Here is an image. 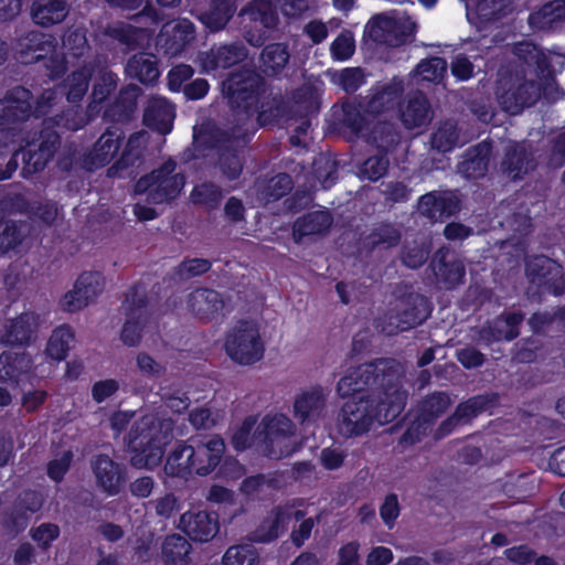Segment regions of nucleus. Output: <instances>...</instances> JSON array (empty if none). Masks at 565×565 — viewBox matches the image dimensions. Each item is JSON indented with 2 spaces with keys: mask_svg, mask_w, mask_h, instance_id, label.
<instances>
[{
  "mask_svg": "<svg viewBox=\"0 0 565 565\" xmlns=\"http://www.w3.org/2000/svg\"><path fill=\"white\" fill-rule=\"evenodd\" d=\"M516 57L511 68L499 73L497 98L502 109L516 115L542 97L555 103L564 96L553 75L547 55L531 42L514 44Z\"/></svg>",
  "mask_w": 565,
  "mask_h": 565,
  "instance_id": "obj_1",
  "label": "nucleus"
},
{
  "mask_svg": "<svg viewBox=\"0 0 565 565\" xmlns=\"http://www.w3.org/2000/svg\"><path fill=\"white\" fill-rule=\"evenodd\" d=\"M403 367L394 359H380L362 364L340 379L337 391L341 397L381 392L385 418H395L404 409L407 391L402 385Z\"/></svg>",
  "mask_w": 565,
  "mask_h": 565,
  "instance_id": "obj_2",
  "label": "nucleus"
},
{
  "mask_svg": "<svg viewBox=\"0 0 565 565\" xmlns=\"http://www.w3.org/2000/svg\"><path fill=\"white\" fill-rule=\"evenodd\" d=\"M172 422L146 415L138 419L125 437L127 450L131 452L129 463L138 469H151L161 462L163 446L170 440Z\"/></svg>",
  "mask_w": 565,
  "mask_h": 565,
  "instance_id": "obj_3",
  "label": "nucleus"
},
{
  "mask_svg": "<svg viewBox=\"0 0 565 565\" xmlns=\"http://www.w3.org/2000/svg\"><path fill=\"white\" fill-rule=\"evenodd\" d=\"M385 407L381 392L353 396L347 401L337 417V428L347 438L359 437L371 430L375 423L384 424L394 418H385Z\"/></svg>",
  "mask_w": 565,
  "mask_h": 565,
  "instance_id": "obj_4",
  "label": "nucleus"
},
{
  "mask_svg": "<svg viewBox=\"0 0 565 565\" xmlns=\"http://www.w3.org/2000/svg\"><path fill=\"white\" fill-rule=\"evenodd\" d=\"M394 294V310L385 315L380 324L381 331L386 335H394L422 324L431 311L427 298L416 292L412 286H397Z\"/></svg>",
  "mask_w": 565,
  "mask_h": 565,
  "instance_id": "obj_5",
  "label": "nucleus"
},
{
  "mask_svg": "<svg viewBox=\"0 0 565 565\" xmlns=\"http://www.w3.org/2000/svg\"><path fill=\"white\" fill-rule=\"evenodd\" d=\"M28 141L26 148H21L12 154L6 168L4 179H9L22 162L21 174L29 178L46 167L53 158L61 143L60 135L50 126H44L38 134Z\"/></svg>",
  "mask_w": 565,
  "mask_h": 565,
  "instance_id": "obj_6",
  "label": "nucleus"
},
{
  "mask_svg": "<svg viewBox=\"0 0 565 565\" xmlns=\"http://www.w3.org/2000/svg\"><path fill=\"white\" fill-rule=\"evenodd\" d=\"M264 83L256 70L243 66L227 74L222 82V94L231 108L247 119L257 109Z\"/></svg>",
  "mask_w": 565,
  "mask_h": 565,
  "instance_id": "obj_7",
  "label": "nucleus"
},
{
  "mask_svg": "<svg viewBox=\"0 0 565 565\" xmlns=\"http://www.w3.org/2000/svg\"><path fill=\"white\" fill-rule=\"evenodd\" d=\"M185 184V177L177 171V162L167 160L150 173L141 177L136 185L137 194H145L146 201L154 204L166 203L174 200Z\"/></svg>",
  "mask_w": 565,
  "mask_h": 565,
  "instance_id": "obj_8",
  "label": "nucleus"
},
{
  "mask_svg": "<svg viewBox=\"0 0 565 565\" xmlns=\"http://www.w3.org/2000/svg\"><path fill=\"white\" fill-rule=\"evenodd\" d=\"M224 349L226 354L241 365H250L264 355V342L254 321L241 320L226 333Z\"/></svg>",
  "mask_w": 565,
  "mask_h": 565,
  "instance_id": "obj_9",
  "label": "nucleus"
},
{
  "mask_svg": "<svg viewBox=\"0 0 565 565\" xmlns=\"http://www.w3.org/2000/svg\"><path fill=\"white\" fill-rule=\"evenodd\" d=\"M256 430L264 435L260 452L270 459H281L297 449L295 425L282 414L266 416Z\"/></svg>",
  "mask_w": 565,
  "mask_h": 565,
  "instance_id": "obj_10",
  "label": "nucleus"
},
{
  "mask_svg": "<svg viewBox=\"0 0 565 565\" xmlns=\"http://www.w3.org/2000/svg\"><path fill=\"white\" fill-rule=\"evenodd\" d=\"M415 28L409 19L397 20L381 13L366 23L364 34L375 43L398 47L413 40Z\"/></svg>",
  "mask_w": 565,
  "mask_h": 565,
  "instance_id": "obj_11",
  "label": "nucleus"
},
{
  "mask_svg": "<svg viewBox=\"0 0 565 565\" xmlns=\"http://www.w3.org/2000/svg\"><path fill=\"white\" fill-rule=\"evenodd\" d=\"M147 302V292L142 287L135 286L126 294L121 306L126 317L121 330V340L126 345L136 347L141 341L148 321Z\"/></svg>",
  "mask_w": 565,
  "mask_h": 565,
  "instance_id": "obj_12",
  "label": "nucleus"
},
{
  "mask_svg": "<svg viewBox=\"0 0 565 565\" xmlns=\"http://www.w3.org/2000/svg\"><path fill=\"white\" fill-rule=\"evenodd\" d=\"M525 274L532 284L544 287L554 295L565 292V277L562 266L547 256L539 255L525 264Z\"/></svg>",
  "mask_w": 565,
  "mask_h": 565,
  "instance_id": "obj_13",
  "label": "nucleus"
},
{
  "mask_svg": "<svg viewBox=\"0 0 565 565\" xmlns=\"http://www.w3.org/2000/svg\"><path fill=\"white\" fill-rule=\"evenodd\" d=\"M125 134L118 126L108 127L82 159V167L94 171L108 164L118 153Z\"/></svg>",
  "mask_w": 565,
  "mask_h": 565,
  "instance_id": "obj_14",
  "label": "nucleus"
},
{
  "mask_svg": "<svg viewBox=\"0 0 565 565\" xmlns=\"http://www.w3.org/2000/svg\"><path fill=\"white\" fill-rule=\"evenodd\" d=\"M249 51L243 41L236 40L212 46L200 55V63L205 72L227 70L248 58Z\"/></svg>",
  "mask_w": 565,
  "mask_h": 565,
  "instance_id": "obj_15",
  "label": "nucleus"
},
{
  "mask_svg": "<svg viewBox=\"0 0 565 565\" xmlns=\"http://www.w3.org/2000/svg\"><path fill=\"white\" fill-rule=\"evenodd\" d=\"M305 516L300 510H294L291 507H276L259 526L247 535L252 543H268L276 540L285 530L291 520L299 521Z\"/></svg>",
  "mask_w": 565,
  "mask_h": 565,
  "instance_id": "obj_16",
  "label": "nucleus"
},
{
  "mask_svg": "<svg viewBox=\"0 0 565 565\" xmlns=\"http://www.w3.org/2000/svg\"><path fill=\"white\" fill-rule=\"evenodd\" d=\"M32 93L15 86L0 98V126L17 125L26 121L32 113Z\"/></svg>",
  "mask_w": 565,
  "mask_h": 565,
  "instance_id": "obj_17",
  "label": "nucleus"
},
{
  "mask_svg": "<svg viewBox=\"0 0 565 565\" xmlns=\"http://www.w3.org/2000/svg\"><path fill=\"white\" fill-rule=\"evenodd\" d=\"M194 471L206 476L221 462L225 451L224 440L218 436L192 439Z\"/></svg>",
  "mask_w": 565,
  "mask_h": 565,
  "instance_id": "obj_18",
  "label": "nucleus"
},
{
  "mask_svg": "<svg viewBox=\"0 0 565 565\" xmlns=\"http://www.w3.org/2000/svg\"><path fill=\"white\" fill-rule=\"evenodd\" d=\"M178 527L193 541L209 542L218 532L220 524L215 513L189 511L180 516Z\"/></svg>",
  "mask_w": 565,
  "mask_h": 565,
  "instance_id": "obj_19",
  "label": "nucleus"
},
{
  "mask_svg": "<svg viewBox=\"0 0 565 565\" xmlns=\"http://www.w3.org/2000/svg\"><path fill=\"white\" fill-rule=\"evenodd\" d=\"M437 279L450 289L459 285L465 277V265L461 259L448 247L438 248L430 262Z\"/></svg>",
  "mask_w": 565,
  "mask_h": 565,
  "instance_id": "obj_20",
  "label": "nucleus"
},
{
  "mask_svg": "<svg viewBox=\"0 0 565 565\" xmlns=\"http://www.w3.org/2000/svg\"><path fill=\"white\" fill-rule=\"evenodd\" d=\"M55 51L52 35L32 30L17 39L15 52L23 63H34Z\"/></svg>",
  "mask_w": 565,
  "mask_h": 565,
  "instance_id": "obj_21",
  "label": "nucleus"
},
{
  "mask_svg": "<svg viewBox=\"0 0 565 565\" xmlns=\"http://www.w3.org/2000/svg\"><path fill=\"white\" fill-rule=\"evenodd\" d=\"M89 465L95 476L96 484L108 495H117L124 482L120 465L105 454L93 456Z\"/></svg>",
  "mask_w": 565,
  "mask_h": 565,
  "instance_id": "obj_22",
  "label": "nucleus"
},
{
  "mask_svg": "<svg viewBox=\"0 0 565 565\" xmlns=\"http://www.w3.org/2000/svg\"><path fill=\"white\" fill-rule=\"evenodd\" d=\"M186 303L194 317L209 322L222 315L225 299L214 289L198 288L189 295Z\"/></svg>",
  "mask_w": 565,
  "mask_h": 565,
  "instance_id": "obj_23",
  "label": "nucleus"
},
{
  "mask_svg": "<svg viewBox=\"0 0 565 565\" xmlns=\"http://www.w3.org/2000/svg\"><path fill=\"white\" fill-rule=\"evenodd\" d=\"M523 320L524 315L522 312L501 315L479 330L478 340L484 344L501 340L512 341L519 337V326Z\"/></svg>",
  "mask_w": 565,
  "mask_h": 565,
  "instance_id": "obj_24",
  "label": "nucleus"
},
{
  "mask_svg": "<svg viewBox=\"0 0 565 565\" xmlns=\"http://www.w3.org/2000/svg\"><path fill=\"white\" fill-rule=\"evenodd\" d=\"M417 211L423 216L437 221L459 211V199L451 191H433L420 196Z\"/></svg>",
  "mask_w": 565,
  "mask_h": 565,
  "instance_id": "obj_25",
  "label": "nucleus"
},
{
  "mask_svg": "<svg viewBox=\"0 0 565 565\" xmlns=\"http://www.w3.org/2000/svg\"><path fill=\"white\" fill-rule=\"evenodd\" d=\"M434 117L430 103L419 90L408 94L399 107V118L406 129L420 128L428 125Z\"/></svg>",
  "mask_w": 565,
  "mask_h": 565,
  "instance_id": "obj_26",
  "label": "nucleus"
},
{
  "mask_svg": "<svg viewBox=\"0 0 565 565\" xmlns=\"http://www.w3.org/2000/svg\"><path fill=\"white\" fill-rule=\"evenodd\" d=\"M88 63L94 79L93 100L95 103H103L117 88L118 77L109 68V60L105 54L95 55Z\"/></svg>",
  "mask_w": 565,
  "mask_h": 565,
  "instance_id": "obj_27",
  "label": "nucleus"
},
{
  "mask_svg": "<svg viewBox=\"0 0 565 565\" xmlns=\"http://www.w3.org/2000/svg\"><path fill=\"white\" fill-rule=\"evenodd\" d=\"M327 395L319 386L299 394L294 403L295 417L301 424H312L326 414Z\"/></svg>",
  "mask_w": 565,
  "mask_h": 565,
  "instance_id": "obj_28",
  "label": "nucleus"
},
{
  "mask_svg": "<svg viewBox=\"0 0 565 565\" xmlns=\"http://www.w3.org/2000/svg\"><path fill=\"white\" fill-rule=\"evenodd\" d=\"M535 161L531 151L522 143L510 142L504 148V154L500 163L501 171L512 180L521 179L532 171Z\"/></svg>",
  "mask_w": 565,
  "mask_h": 565,
  "instance_id": "obj_29",
  "label": "nucleus"
},
{
  "mask_svg": "<svg viewBox=\"0 0 565 565\" xmlns=\"http://www.w3.org/2000/svg\"><path fill=\"white\" fill-rule=\"evenodd\" d=\"M175 117L173 105L163 97L152 96L143 109V124L161 135L171 131Z\"/></svg>",
  "mask_w": 565,
  "mask_h": 565,
  "instance_id": "obj_30",
  "label": "nucleus"
},
{
  "mask_svg": "<svg viewBox=\"0 0 565 565\" xmlns=\"http://www.w3.org/2000/svg\"><path fill=\"white\" fill-rule=\"evenodd\" d=\"M492 160V142L481 141L470 147L458 164V173L466 179H479L487 174Z\"/></svg>",
  "mask_w": 565,
  "mask_h": 565,
  "instance_id": "obj_31",
  "label": "nucleus"
},
{
  "mask_svg": "<svg viewBox=\"0 0 565 565\" xmlns=\"http://www.w3.org/2000/svg\"><path fill=\"white\" fill-rule=\"evenodd\" d=\"M158 63V57L151 53H135L127 60L124 72L126 76L138 79L141 84L153 85L160 76Z\"/></svg>",
  "mask_w": 565,
  "mask_h": 565,
  "instance_id": "obj_32",
  "label": "nucleus"
},
{
  "mask_svg": "<svg viewBox=\"0 0 565 565\" xmlns=\"http://www.w3.org/2000/svg\"><path fill=\"white\" fill-rule=\"evenodd\" d=\"M194 40V25L186 19L164 25L160 34L162 47L170 55L181 53Z\"/></svg>",
  "mask_w": 565,
  "mask_h": 565,
  "instance_id": "obj_33",
  "label": "nucleus"
},
{
  "mask_svg": "<svg viewBox=\"0 0 565 565\" xmlns=\"http://www.w3.org/2000/svg\"><path fill=\"white\" fill-rule=\"evenodd\" d=\"M402 226L383 222L375 224L370 233L363 238V247L367 252L386 250L399 245L402 241Z\"/></svg>",
  "mask_w": 565,
  "mask_h": 565,
  "instance_id": "obj_34",
  "label": "nucleus"
},
{
  "mask_svg": "<svg viewBox=\"0 0 565 565\" xmlns=\"http://www.w3.org/2000/svg\"><path fill=\"white\" fill-rule=\"evenodd\" d=\"M68 13L67 0H34L30 12L33 22L43 28L63 22Z\"/></svg>",
  "mask_w": 565,
  "mask_h": 565,
  "instance_id": "obj_35",
  "label": "nucleus"
},
{
  "mask_svg": "<svg viewBox=\"0 0 565 565\" xmlns=\"http://www.w3.org/2000/svg\"><path fill=\"white\" fill-rule=\"evenodd\" d=\"M565 23V0H552L529 15V24L534 30L552 31Z\"/></svg>",
  "mask_w": 565,
  "mask_h": 565,
  "instance_id": "obj_36",
  "label": "nucleus"
},
{
  "mask_svg": "<svg viewBox=\"0 0 565 565\" xmlns=\"http://www.w3.org/2000/svg\"><path fill=\"white\" fill-rule=\"evenodd\" d=\"M404 92L402 79L393 78L390 83L383 85L364 105L363 110L370 115H380L386 110L393 109L397 99Z\"/></svg>",
  "mask_w": 565,
  "mask_h": 565,
  "instance_id": "obj_37",
  "label": "nucleus"
},
{
  "mask_svg": "<svg viewBox=\"0 0 565 565\" xmlns=\"http://www.w3.org/2000/svg\"><path fill=\"white\" fill-rule=\"evenodd\" d=\"M237 9V0H211L209 8L199 15L200 21L211 32L226 28Z\"/></svg>",
  "mask_w": 565,
  "mask_h": 565,
  "instance_id": "obj_38",
  "label": "nucleus"
},
{
  "mask_svg": "<svg viewBox=\"0 0 565 565\" xmlns=\"http://www.w3.org/2000/svg\"><path fill=\"white\" fill-rule=\"evenodd\" d=\"M401 131L397 125L390 120H377L366 135V142L380 152L387 153L401 142Z\"/></svg>",
  "mask_w": 565,
  "mask_h": 565,
  "instance_id": "obj_39",
  "label": "nucleus"
},
{
  "mask_svg": "<svg viewBox=\"0 0 565 565\" xmlns=\"http://www.w3.org/2000/svg\"><path fill=\"white\" fill-rule=\"evenodd\" d=\"M292 186V179L287 173H278L271 178H259L255 182L257 199L264 203L281 199L291 191Z\"/></svg>",
  "mask_w": 565,
  "mask_h": 565,
  "instance_id": "obj_40",
  "label": "nucleus"
},
{
  "mask_svg": "<svg viewBox=\"0 0 565 565\" xmlns=\"http://www.w3.org/2000/svg\"><path fill=\"white\" fill-rule=\"evenodd\" d=\"M192 545L180 534L168 535L161 544V559L164 565H191Z\"/></svg>",
  "mask_w": 565,
  "mask_h": 565,
  "instance_id": "obj_41",
  "label": "nucleus"
},
{
  "mask_svg": "<svg viewBox=\"0 0 565 565\" xmlns=\"http://www.w3.org/2000/svg\"><path fill=\"white\" fill-rule=\"evenodd\" d=\"M289 57L290 54L284 43H270L259 54L258 73L265 76H276L286 67Z\"/></svg>",
  "mask_w": 565,
  "mask_h": 565,
  "instance_id": "obj_42",
  "label": "nucleus"
},
{
  "mask_svg": "<svg viewBox=\"0 0 565 565\" xmlns=\"http://www.w3.org/2000/svg\"><path fill=\"white\" fill-rule=\"evenodd\" d=\"M194 142L199 147L216 149L221 151L228 145H238L239 140L236 136L230 135L227 131L216 127L212 122L202 124L194 127Z\"/></svg>",
  "mask_w": 565,
  "mask_h": 565,
  "instance_id": "obj_43",
  "label": "nucleus"
},
{
  "mask_svg": "<svg viewBox=\"0 0 565 565\" xmlns=\"http://www.w3.org/2000/svg\"><path fill=\"white\" fill-rule=\"evenodd\" d=\"M36 326L33 313H22L10 321L1 341L11 345L28 344L34 335Z\"/></svg>",
  "mask_w": 565,
  "mask_h": 565,
  "instance_id": "obj_44",
  "label": "nucleus"
},
{
  "mask_svg": "<svg viewBox=\"0 0 565 565\" xmlns=\"http://www.w3.org/2000/svg\"><path fill=\"white\" fill-rule=\"evenodd\" d=\"M332 222L333 218L328 211L310 212L295 222L294 236L299 242L302 236L324 234Z\"/></svg>",
  "mask_w": 565,
  "mask_h": 565,
  "instance_id": "obj_45",
  "label": "nucleus"
},
{
  "mask_svg": "<svg viewBox=\"0 0 565 565\" xmlns=\"http://www.w3.org/2000/svg\"><path fill=\"white\" fill-rule=\"evenodd\" d=\"M141 94V87L136 84L121 87L116 102L108 109L109 115L117 121L130 119L137 109V100Z\"/></svg>",
  "mask_w": 565,
  "mask_h": 565,
  "instance_id": "obj_46",
  "label": "nucleus"
},
{
  "mask_svg": "<svg viewBox=\"0 0 565 565\" xmlns=\"http://www.w3.org/2000/svg\"><path fill=\"white\" fill-rule=\"evenodd\" d=\"M510 0H468V14L475 13L480 23L498 21L510 11Z\"/></svg>",
  "mask_w": 565,
  "mask_h": 565,
  "instance_id": "obj_47",
  "label": "nucleus"
},
{
  "mask_svg": "<svg viewBox=\"0 0 565 565\" xmlns=\"http://www.w3.org/2000/svg\"><path fill=\"white\" fill-rule=\"evenodd\" d=\"M430 148L440 153L452 150L460 143V129L454 120H445L438 124L430 136Z\"/></svg>",
  "mask_w": 565,
  "mask_h": 565,
  "instance_id": "obj_48",
  "label": "nucleus"
},
{
  "mask_svg": "<svg viewBox=\"0 0 565 565\" xmlns=\"http://www.w3.org/2000/svg\"><path fill=\"white\" fill-rule=\"evenodd\" d=\"M105 35L119 42L125 51H135L142 46L145 29L136 28L128 23H117L105 29Z\"/></svg>",
  "mask_w": 565,
  "mask_h": 565,
  "instance_id": "obj_49",
  "label": "nucleus"
},
{
  "mask_svg": "<svg viewBox=\"0 0 565 565\" xmlns=\"http://www.w3.org/2000/svg\"><path fill=\"white\" fill-rule=\"evenodd\" d=\"M148 135L146 131L132 134L120 158L107 170L109 177H115L120 170L132 166L141 154V148L146 145Z\"/></svg>",
  "mask_w": 565,
  "mask_h": 565,
  "instance_id": "obj_50",
  "label": "nucleus"
},
{
  "mask_svg": "<svg viewBox=\"0 0 565 565\" xmlns=\"http://www.w3.org/2000/svg\"><path fill=\"white\" fill-rule=\"evenodd\" d=\"M320 108V95L316 87L302 85L292 95L291 110L294 114L306 117L316 114Z\"/></svg>",
  "mask_w": 565,
  "mask_h": 565,
  "instance_id": "obj_51",
  "label": "nucleus"
},
{
  "mask_svg": "<svg viewBox=\"0 0 565 565\" xmlns=\"http://www.w3.org/2000/svg\"><path fill=\"white\" fill-rule=\"evenodd\" d=\"M166 470L172 476H183L194 471L191 445H179L168 457Z\"/></svg>",
  "mask_w": 565,
  "mask_h": 565,
  "instance_id": "obj_52",
  "label": "nucleus"
},
{
  "mask_svg": "<svg viewBox=\"0 0 565 565\" xmlns=\"http://www.w3.org/2000/svg\"><path fill=\"white\" fill-rule=\"evenodd\" d=\"M43 505V498L41 493L33 490L23 491L15 503V510L13 513V522L18 526H24L26 523V516L22 515L25 512L35 513Z\"/></svg>",
  "mask_w": 565,
  "mask_h": 565,
  "instance_id": "obj_53",
  "label": "nucleus"
},
{
  "mask_svg": "<svg viewBox=\"0 0 565 565\" xmlns=\"http://www.w3.org/2000/svg\"><path fill=\"white\" fill-rule=\"evenodd\" d=\"M74 342V333L68 327L55 329L49 339L46 352L57 361L65 359L67 351Z\"/></svg>",
  "mask_w": 565,
  "mask_h": 565,
  "instance_id": "obj_54",
  "label": "nucleus"
},
{
  "mask_svg": "<svg viewBox=\"0 0 565 565\" xmlns=\"http://www.w3.org/2000/svg\"><path fill=\"white\" fill-rule=\"evenodd\" d=\"M238 145H228L226 148L217 152V162L222 174L228 180L236 179L243 169L242 160L237 153L236 147Z\"/></svg>",
  "mask_w": 565,
  "mask_h": 565,
  "instance_id": "obj_55",
  "label": "nucleus"
},
{
  "mask_svg": "<svg viewBox=\"0 0 565 565\" xmlns=\"http://www.w3.org/2000/svg\"><path fill=\"white\" fill-rule=\"evenodd\" d=\"M92 78V72L89 71V63L85 64L82 68L73 72L67 77V100L71 103L79 102L86 94Z\"/></svg>",
  "mask_w": 565,
  "mask_h": 565,
  "instance_id": "obj_56",
  "label": "nucleus"
},
{
  "mask_svg": "<svg viewBox=\"0 0 565 565\" xmlns=\"http://www.w3.org/2000/svg\"><path fill=\"white\" fill-rule=\"evenodd\" d=\"M223 198L222 189L213 182H203L194 186L191 200L196 205L216 209Z\"/></svg>",
  "mask_w": 565,
  "mask_h": 565,
  "instance_id": "obj_57",
  "label": "nucleus"
},
{
  "mask_svg": "<svg viewBox=\"0 0 565 565\" xmlns=\"http://www.w3.org/2000/svg\"><path fill=\"white\" fill-rule=\"evenodd\" d=\"M450 403L448 394L435 392L420 403L419 414L424 417V420L433 423L447 411Z\"/></svg>",
  "mask_w": 565,
  "mask_h": 565,
  "instance_id": "obj_58",
  "label": "nucleus"
},
{
  "mask_svg": "<svg viewBox=\"0 0 565 565\" xmlns=\"http://www.w3.org/2000/svg\"><path fill=\"white\" fill-rule=\"evenodd\" d=\"M429 254V244L413 242L404 245L401 252V260L406 267L417 269L427 262Z\"/></svg>",
  "mask_w": 565,
  "mask_h": 565,
  "instance_id": "obj_59",
  "label": "nucleus"
},
{
  "mask_svg": "<svg viewBox=\"0 0 565 565\" xmlns=\"http://www.w3.org/2000/svg\"><path fill=\"white\" fill-rule=\"evenodd\" d=\"M257 550L252 544H237L227 548L223 556V565H256Z\"/></svg>",
  "mask_w": 565,
  "mask_h": 565,
  "instance_id": "obj_60",
  "label": "nucleus"
},
{
  "mask_svg": "<svg viewBox=\"0 0 565 565\" xmlns=\"http://www.w3.org/2000/svg\"><path fill=\"white\" fill-rule=\"evenodd\" d=\"M447 70V63L441 57H430L423 60L413 71L414 77H420L427 82H438L443 78Z\"/></svg>",
  "mask_w": 565,
  "mask_h": 565,
  "instance_id": "obj_61",
  "label": "nucleus"
},
{
  "mask_svg": "<svg viewBox=\"0 0 565 565\" xmlns=\"http://www.w3.org/2000/svg\"><path fill=\"white\" fill-rule=\"evenodd\" d=\"M495 395H478L460 403L456 413L465 423L469 422L472 417L487 409L488 405L495 402Z\"/></svg>",
  "mask_w": 565,
  "mask_h": 565,
  "instance_id": "obj_62",
  "label": "nucleus"
},
{
  "mask_svg": "<svg viewBox=\"0 0 565 565\" xmlns=\"http://www.w3.org/2000/svg\"><path fill=\"white\" fill-rule=\"evenodd\" d=\"M77 290L93 301L104 289V278L97 271H85L76 280Z\"/></svg>",
  "mask_w": 565,
  "mask_h": 565,
  "instance_id": "obj_63",
  "label": "nucleus"
},
{
  "mask_svg": "<svg viewBox=\"0 0 565 565\" xmlns=\"http://www.w3.org/2000/svg\"><path fill=\"white\" fill-rule=\"evenodd\" d=\"M338 163L335 160L319 156L313 161V172L318 180H320L324 189L330 188L338 179Z\"/></svg>",
  "mask_w": 565,
  "mask_h": 565,
  "instance_id": "obj_64",
  "label": "nucleus"
}]
</instances>
